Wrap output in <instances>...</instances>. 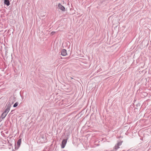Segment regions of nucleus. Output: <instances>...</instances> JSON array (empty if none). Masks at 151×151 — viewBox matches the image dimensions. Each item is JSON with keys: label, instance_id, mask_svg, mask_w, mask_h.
I'll return each mask as SVG.
<instances>
[{"label": "nucleus", "instance_id": "7", "mask_svg": "<svg viewBox=\"0 0 151 151\" xmlns=\"http://www.w3.org/2000/svg\"><path fill=\"white\" fill-rule=\"evenodd\" d=\"M4 4H6L7 6L9 5L10 2L9 1L5 0L4 1Z\"/></svg>", "mask_w": 151, "mask_h": 151}, {"label": "nucleus", "instance_id": "4", "mask_svg": "<svg viewBox=\"0 0 151 151\" xmlns=\"http://www.w3.org/2000/svg\"><path fill=\"white\" fill-rule=\"evenodd\" d=\"M58 7L63 12L65 11V8L64 6L62 5L61 4H58Z\"/></svg>", "mask_w": 151, "mask_h": 151}, {"label": "nucleus", "instance_id": "2", "mask_svg": "<svg viewBox=\"0 0 151 151\" xmlns=\"http://www.w3.org/2000/svg\"><path fill=\"white\" fill-rule=\"evenodd\" d=\"M67 142V139H64L63 140L62 142L61 148H63L65 147V146Z\"/></svg>", "mask_w": 151, "mask_h": 151}, {"label": "nucleus", "instance_id": "3", "mask_svg": "<svg viewBox=\"0 0 151 151\" xmlns=\"http://www.w3.org/2000/svg\"><path fill=\"white\" fill-rule=\"evenodd\" d=\"M11 107V105L10 104H9L6 107V108L4 112H5L6 113H7V114L8 113L9 110L10 109V108Z\"/></svg>", "mask_w": 151, "mask_h": 151}, {"label": "nucleus", "instance_id": "6", "mask_svg": "<svg viewBox=\"0 0 151 151\" xmlns=\"http://www.w3.org/2000/svg\"><path fill=\"white\" fill-rule=\"evenodd\" d=\"M7 114V113H5V112H4L1 115V117L2 119H4L5 116H6V115Z\"/></svg>", "mask_w": 151, "mask_h": 151}, {"label": "nucleus", "instance_id": "8", "mask_svg": "<svg viewBox=\"0 0 151 151\" xmlns=\"http://www.w3.org/2000/svg\"><path fill=\"white\" fill-rule=\"evenodd\" d=\"M21 139H19L18 140V141L17 142V144L18 146H20V144H21Z\"/></svg>", "mask_w": 151, "mask_h": 151}, {"label": "nucleus", "instance_id": "12", "mask_svg": "<svg viewBox=\"0 0 151 151\" xmlns=\"http://www.w3.org/2000/svg\"><path fill=\"white\" fill-rule=\"evenodd\" d=\"M10 114H12V113H11H11H10Z\"/></svg>", "mask_w": 151, "mask_h": 151}, {"label": "nucleus", "instance_id": "9", "mask_svg": "<svg viewBox=\"0 0 151 151\" xmlns=\"http://www.w3.org/2000/svg\"><path fill=\"white\" fill-rule=\"evenodd\" d=\"M18 104V102H16L13 105V107H17Z\"/></svg>", "mask_w": 151, "mask_h": 151}, {"label": "nucleus", "instance_id": "1", "mask_svg": "<svg viewBox=\"0 0 151 151\" xmlns=\"http://www.w3.org/2000/svg\"><path fill=\"white\" fill-rule=\"evenodd\" d=\"M122 142L123 141H122L118 142V143L115 145V146L114 147V149L115 150H116L119 148V146L122 145Z\"/></svg>", "mask_w": 151, "mask_h": 151}, {"label": "nucleus", "instance_id": "10", "mask_svg": "<svg viewBox=\"0 0 151 151\" xmlns=\"http://www.w3.org/2000/svg\"><path fill=\"white\" fill-rule=\"evenodd\" d=\"M55 33V32H51V34L52 35H54Z\"/></svg>", "mask_w": 151, "mask_h": 151}, {"label": "nucleus", "instance_id": "5", "mask_svg": "<svg viewBox=\"0 0 151 151\" xmlns=\"http://www.w3.org/2000/svg\"><path fill=\"white\" fill-rule=\"evenodd\" d=\"M67 54L66 50L65 49H63L61 52V55L63 56H66Z\"/></svg>", "mask_w": 151, "mask_h": 151}, {"label": "nucleus", "instance_id": "11", "mask_svg": "<svg viewBox=\"0 0 151 151\" xmlns=\"http://www.w3.org/2000/svg\"><path fill=\"white\" fill-rule=\"evenodd\" d=\"M13 110H12V111H11V113H12V112H13Z\"/></svg>", "mask_w": 151, "mask_h": 151}]
</instances>
